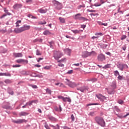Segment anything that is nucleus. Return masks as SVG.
<instances>
[{
    "instance_id": "nucleus-1",
    "label": "nucleus",
    "mask_w": 129,
    "mask_h": 129,
    "mask_svg": "<svg viewBox=\"0 0 129 129\" xmlns=\"http://www.w3.org/2000/svg\"><path fill=\"white\" fill-rule=\"evenodd\" d=\"M31 29V26L25 24L23 26V27L19 28H16L15 29V32L17 34L22 33V32H25V31H28Z\"/></svg>"
},
{
    "instance_id": "nucleus-2",
    "label": "nucleus",
    "mask_w": 129,
    "mask_h": 129,
    "mask_svg": "<svg viewBox=\"0 0 129 129\" xmlns=\"http://www.w3.org/2000/svg\"><path fill=\"white\" fill-rule=\"evenodd\" d=\"M95 120L97 123H98V124H99V125H101V126H105V122L104 121V120L103 118H101L100 117H96L95 118Z\"/></svg>"
},
{
    "instance_id": "nucleus-3",
    "label": "nucleus",
    "mask_w": 129,
    "mask_h": 129,
    "mask_svg": "<svg viewBox=\"0 0 129 129\" xmlns=\"http://www.w3.org/2000/svg\"><path fill=\"white\" fill-rule=\"evenodd\" d=\"M52 3L56 10H58V11L60 10H61L62 8H63V6L62 5V3H60V2L54 0L52 1Z\"/></svg>"
},
{
    "instance_id": "nucleus-4",
    "label": "nucleus",
    "mask_w": 129,
    "mask_h": 129,
    "mask_svg": "<svg viewBox=\"0 0 129 129\" xmlns=\"http://www.w3.org/2000/svg\"><path fill=\"white\" fill-rule=\"evenodd\" d=\"M75 20H79V21H88V19H86L85 17H81V14L79 13L73 16Z\"/></svg>"
},
{
    "instance_id": "nucleus-5",
    "label": "nucleus",
    "mask_w": 129,
    "mask_h": 129,
    "mask_svg": "<svg viewBox=\"0 0 129 129\" xmlns=\"http://www.w3.org/2000/svg\"><path fill=\"white\" fill-rule=\"evenodd\" d=\"M63 56V53L61 51H55L54 52L53 57L55 60H58Z\"/></svg>"
},
{
    "instance_id": "nucleus-6",
    "label": "nucleus",
    "mask_w": 129,
    "mask_h": 129,
    "mask_svg": "<svg viewBox=\"0 0 129 129\" xmlns=\"http://www.w3.org/2000/svg\"><path fill=\"white\" fill-rule=\"evenodd\" d=\"M68 82L67 83V84L69 86V87H71V88H74L75 87H77L78 85H79V84L74 83L73 82H69V80L68 79H66Z\"/></svg>"
},
{
    "instance_id": "nucleus-7",
    "label": "nucleus",
    "mask_w": 129,
    "mask_h": 129,
    "mask_svg": "<svg viewBox=\"0 0 129 129\" xmlns=\"http://www.w3.org/2000/svg\"><path fill=\"white\" fill-rule=\"evenodd\" d=\"M118 68H119L121 71H122L123 69H127L128 67L125 63H120L118 65Z\"/></svg>"
},
{
    "instance_id": "nucleus-8",
    "label": "nucleus",
    "mask_w": 129,
    "mask_h": 129,
    "mask_svg": "<svg viewBox=\"0 0 129 129\" xmlns=\"http://www.w3.org/2000/svg\"><path fill=\"white\" fill-rule=\"evenodd\" d=\"M27 121H28L25 119H19L17 120H13V122L18 124L23 123V122L26 123Z\"/></svg>"
},
{
    "instance_id": "nucleus-9",
    "label": "nucleus",
    "mask_w": 129,
    "mask_h": 129,
    "mask_svg": "<svg viewBox=\"0 0 129 129\" xmlns=\"http://www.w3.org/2000/svg\"><path fill=\"white\" fill-rule=\"evenodd\" d=\"M95 36H93L91 37L92 40H95V39L96 40H97V39H98L99 38V36H103V34H102V33H95Z\"/></svg>"
},
{
    "instance_id": "nucleus-10",
    "label": "nucleus",
    "mask_w": 129,
    "mask_h": 129,
    "mask_svg": "<svg viewBox=\"0 0 129 129\" xmlns=\"http://www.w3.org/2000/svg\"><path fill=\"white\" fill-rule=\"evenodd\" d=\"M98 60L101 61H104L105 60V56L102 54H100L98 56Z\"/></svg>"
},
{
    "instance_id": "nucleus-11",
    "label": "nucleus",
    "mask_w": 129,
    "mask_h": 129,
    "mask_svg": "<svg viewBox=\"0 0 129 129\" xmlns=\"http://www.w3.org/2000/svg\"><path fill=\"white\" fill-rule=\"evenodd\" d=\"M96 97L98 99L101 100V101H103L106 99V97L104 96H102L101 94H99V95H96Z\"/></svg>"
},
{
    "instance_id": "nucleus-12",
    "label": "nucleus",
    "mask_w": 129,
    "mask_h": 129,
    "mask_svg": "<svg viewBox=\"0 0 129 129\" xmlns=\"http://www.w3.org/2000/svg\"><path fill=\"white\" fill-rule=\"evenodd\" d=\"M22 7H23L22 4H16L13 6V9L14 10H19V9H21Z\"/></svg>"
},
{
    "instance_id": "nucleus-13",
    "label": "nucleus",
    "mask_w": 129,
    "mask_h": 129,
    "mask_svg": "<svg viewBox=\"0 0 129 129\" xmlns=\"http://www.w3.org/2000/svg\"><path fill=\"white\" fill-rule=\"evenodd\" d=\"M83 58H87V57H89L90 53L88 51H84L83 52L82 55Z\"/></svg>"
},
{
    "instance_id": "nucleus-14",
    "label": "nucleus",
    "mask_w": 129,
    "mask_h": 129,
    "mask_svg": "<svg viewBox=\"0 0 129 129\" xmlns=\"http://www.w3.org/2000/svg\"><path fill=\"white\" fill-rule=\"evenodd\" d=\"M13 56L15 57V58H19L23 57V53H14Z\"/></svg>"
},
{
    "instance_id": "nucleus-15",
    "label": "nucleus",
    "mask_w": 129,
    "mask_h": 129,
    "mask_svg": "<svg viewBox=\"0 0 129 129\" xmlns=\"http://www.w3.org/2000/svg\"><path fill=\"white\" fill-rule=\"evenodd\" d=\"M58 20L61 24H65L66 23V19L64 18L59 17Z\"/></svg>"
},
{
    "instance_id": "nucleus-16",
    "label": "nucleus",
    "mask_w": 129,
    "mask_h": 129,
    "mask_svg": "<svg viewBox=\"0 0 129 129\" xmlns=\"http://www.w3.org/2000/svg\"><path fill=\"white\" fill-rule=\"evenodd\" d=\"M64 52L66 53V54H67L69 55V56H70V54H71V49H70L69 48H66L64 49Z\"/></svg>"
},
{
    "instance_id": "nucleus-17",
    "label": "nucleus",
    "mask_w": 129,
    "mask_h": 129,
    "mask_svg": "<svg viewBox=\"0 0 129 129\" xmlns=\"http://www.w3.org/2000/svg\"><path fill=\"white\" fill-rule=\"evenodd\" d=\"M63 101L64 102H69L70 103H71V99L69 97H64L63 98Z\"/></svg>"
},
{
    "instance_id": "nucleus-18",
    "label": "nucleus",
    "mask_w": 129,
    "mask_h": 129,
    "mask_svg": "<svg viewBox=\"0 0 129 129\" xmlns=\"http://www.w3.org/2000/svg\"><path fill=\"white\" fill-rule=\"evenodd\" d=\"M29 113L26 112H21L19 113L20 116H26V115H28Z\"/></svg>"
},
{
    "instance_id": "nucleus-19",
    "label": "nucleus",
    "mask_w": 129,
    "mask_h": 129,
    "mask_svg": "<svg viewBox=\"0 0 129 129\" xmlns=\"http://www.w3.org/2000/svg\"><path fill=\"white\" fill-rule=\"evenodd\" d=\"M34 102L35 103H37V101H29L26 103V105H29L30 106H31V105H32V104H33V103H34Z\"/></svg>"
},
{
    "instance_id": "nucleus-20",
    "label": "nucleus",
    "mask_w": 129,
    "mask_h": 129,
    "mask_svg": "<svg viewBox=\"0 0 129 129\" xmlns=\"http://www.w3.org/2000/svg\"><path fill=\"white\" fill-rule=\"evenodd\" d=\"M38 12H39L40 14H46V13H47V9L44 10V9H40L38 10Z\"/></svg>"
},
{
    "instance_id": "nucleus-21",
    "label": "nucleus",
    "mask_w": 129,
    "mask_h": 129,
    "mask_svg": "<svg viewBox=\"0 0 129 129\" xmlns=\"http://www.w3.org/2000/svg\"><path fill=\"white\" fill-rule=\"evenodd\" d=\"M111 86L115 89V88H116V81H114L112 82V84L111 85Z\"/></svg>"
},
{
    "instance_id": "nucleus-22",
    "label": "nucleus",
    "mask_w": 129,
    "mask_h": 129,
    "mask_svg": "<svg viewBox=\"0 0 129 129\" xmlns=\"http://www.w3.org/2000/svg\"><path fill=\"white\" fill-rule=\"evenodd\" d=\"M43 35L45 36H48V35H50L51 34V32L49 30H45L43 33Z\"/></svg>"
},
{
    "instance_id": "nucleus-23",
    "label": "nucleus",
    "mask_w": 129,
    "mask_h": 129,
    "mask_svg": "<svg viewBox=\"0 0 129 129\" xmlns=\"http://www.w3.org/2000/svg\"><path fill=\"white\" fill-rule=\"evenodd\" d=\"M87 89V88L85 86L82 87L80 89H79V90L81 91V92H84L85 90H86Z\"/></svg>"
},
{
    "instance_id": "nucleus-24",
    "label": "nucleus",
    "mask_w": 129,
    "mask_h": 129,
    "mask_svg": "<svg viewBox=\"0 0 129 129\" xmlns=\"http://www.w3.org/2000/svg\"><path fill=\"white\" fill-rule=\"evenodd\" d=\"M22 23V21L21 20H18L17 21V22L16 23V27H20L21 24Z\"/></svg>"
},
{
    "instance_id": "nucleus-25",
    "label": "nucleus",
    "mask_w": 129,
    "mask_h": 129,
    "mask_svg": "<svg viewBox=\"0 0 129 129\" xmlns=\"http://www.w3.org/2000/svg\"><path fill=\"white\" fill-rule=\"evenodd\" d=\"M58 63H65L66 62V58H62L61 59L58 60Z\"/></svg>"
},
{
    "instance_id": "nucleus-26",
    "label": "nucleus",
    "mask_w": 129,
    "mask_h": 129,
    "mask_svg": "<svg viewBox=\"0 0 129 129\" xmlns=\"http://www.w3.org/2000/svg\"><path fill=\"white\" fill-rule=\"evenodd\" d=\"M51 127H53V129H60V126L59 125L57 124L56 126L53 125H50Z\"/></svg>"
},
{
    "instance_id": "nucleus-27",
    "label": "nucleus",
    "mask_w": 129,
    "mask_h": 129,
    "mask_svg": "<svg viewBox=\"0 0 129 129\" xmlns=\"http://www.w3.org/2000/svg\"><path fill=\"white\" fill-rule=\"evenodd\" d=\"M51 67H52L51 66H46L43 68V69L45 70H50V69H51Z\"/></svg>"
},
{
    "instance_id": "nucleus-28",
    "label": "nucleus",
    "mask_w": 129,
    "mask_h": 129,
    "mask_svg": "<svg viewBox=\"0 0 129 129\" xmlns=\"http://www.w3.org/2000/svg\"><path fill=\"white\" fill-rule=\"evenodd\" d=\"M90 56H96V52L94 51H92V52H89Z\"/></svg>"
},
{
    "instance_id": "nucleus-29",
    "label": "nucleus",
    "mask_w": 129,
    "mask_h": 129,
    "mask_svg": "<svg viewBox=\"0 0 129 129\" xmlns=\"http://www.w3.org/2000/svg\"><path fill=\"white\" fill-rule=\"evenodd\" d=\"M3 76H7L9 77H11L12 75H11V74H10V73H4Z\"/></svg>"
},
{
    "instance_id": "nucleus-30",
    "label": "nucleus",
    "mask_w": 129,
    "mask_h": 129,
    "mask_svg": "<svg viewBox=\"0 0 129 129\" xmlns=\"http://www.w3.org/2000/svg\"><path fill=\"white\" fill-rule=\"evenodd\" d=\"M5 83H6V84H10L12 83V81L11 80L7 79L5 81Z\"/></svg>"
},
{
    "instance_id": "nucleus-31",
    "label": "nucleus",
    "mask_w": 129,
    "mask_h": 129,
    "mask_svg": "<svg viewBox=\"0 0 129 129\" xmlns=\"http://www.w3.org/2000/svg\"><path fill=\"white\" fill-rule=\"evenodd\" d=\"M72 32H73V33H74V34H79V33H80V30H72Z\"/></svg>"
},
{
    "instance_id": "nucleus-32",
    "label": "nucleus",
    "mask_w": 129,
    "mask_h": 129,
    "mask_svg": "<svg viewBox=\"0 0 129 129\" xmlns=\"http://www.w3.org/2000/svg\"><path fill=\"white\" fill-rule=\"evenodd\" d=\"M46 92H47V93H48V94L51 95L52 93V91H51V90L49 88L46 89Z\"/></svg>"
},
{
    "instance_id": "nucleus-33",
    "label": "nucleus",
    "mask_w": 129,
    "mask_h": 129,
    "mask_svg": "<svg viewBox=\"0 0 129 129\" xmlns=\"http://www.w3.org/2000/svg\"><path fill=\"white\" fill-rule=\"evenodd\" d=\"M47 24V22H46L45 21H39L38 22V25H46Z\"/></svg>"
},
{
    "instance_id": "nucleus-34",
    "label": "nucleus",
    "mask_w": 129,
    "mask_h": 129,
    "mask_svg": "<svg viewBox=\"0 0 129 129\" xmlns=\"http://www.w3.org/2000/svg\"><path fill=\"white\" fill-rule=\"evenodd\" d=\"M106 90L109 94H113L114 93V91L112 90L111 92H110V90H108V89H106Z\"/></svg>"
},
{
    "instance_id": "nucleus-35",
    "label": "nucleus",
    "mask_w": 129,
    "mask_h": 129,
    "mask_svg": "<svg viewBox=\"0 0 129 129\" xmlns=\"http://www.w3.org/2000/svg\"><path fill=\"white\" fill-rule=\"evenodd\" d=\"M23 61H24V59H19L16 60L17 63H23Z\"/></svg>"
},
{
    "instance_id": "nucleus-36",
    "label": "nucleus",
    "mask_w": 129,
    "mask_h": 129,
    "mask_svg": "<svg viewBox=\"0 0 129 129\" xmlns=\"http://www.w3.org/2000/svg\"><path fill=\"white\" fill-rule=\"evenodd\" d=\"M49 119H50V120H52V121H57V119H56L54 117H50Z\"/></svg>"
},
{
    "instance_id": "nucleus-37",
    "label": "nucleus",
    "mask_w": 129,
    "mask_h": 129,
    "mask_svg": "<svg viewBox=\"0 0 129 129\" xmlns=\"http://www.w3.org/2000/svg\"><path fill=\"white\" fill-rule=\"evenodd\" d=\"M103 68L104 69H106L107 68H110V64H106Z\"/></svg>"
},
{
    "instance_id": "nucleus-38",
    "label": "nucleus",
    "mask_w": 129,
    "mask_h": 129,
    "mask_svg": "<svg viewBox=\"0 0 129 129\" xmlns=\"http://www.w3.org/2000/svg\"><path fill=\"white\" fill-rule=\"evenodd\" d=\"M87 12L90 13H96V10L88 9Z\"/></svg>"
},
{
    "instance_id": "nucleus-39",
    "label": "nucleus",
    "mask_w": 129,
    "mask_h": 129,
    "mask_svg": "<svg viewBox=\"0 0 129 129\" xmlns=\"http://www.w3.org/2000/svg\"><path fill=\"white\" fill-rule=\"evenodd\" d=\"M118 79H119V80H122V79H124V77H123L122 76H118Z\"/></svg>"
},
{
    "instance_id": "nucleus-40",
    "label": "nucleus",
    "mask_w": 129,
    "mask_h": 129,
    "mask_svg": "<svg viewBox=\"0 0 129 129\" xmlns=\"http://www.w3.org/2000/svg\"><path fill=\"white\" fill-rule=\"evenodd\" d=\"M90 81H92V82H96V81H97V79L96 78L91 79Z\"/></svg>"
},
{
    "instance_id": "nucleus-41",
    "label": "nucleus",
    "mask_w": 129,
    "mask_h": 129,
    "mask_svg": "<svg viewBox=\"0 0 129 129\" xmlns=\"http://www.w3.org/2000/svg\"><path fill=\"white\" fill-rule=\"evenodd\" d=\"M58 66H59V67H64V64L62 63V62H59V63L58 64Z\"/></svg>"
},
{
    "instance_id": "nucleus-42",
    "label": "nucleus",
    "mask_w": 129,
    "mask_h": 129,
    "mask_svg": "<svg viewBox=\"0 0 129 129\" xmlns=\"http://www.w3.org/2000/svg\"><path fill=\"white\" fill-rule=\"evenodd\" d=\"M71 117L72 121H74V120H75V117H74V115L72 114Z\"/></svg>"
},
{
    "instance_id": "nucleus-43",
    "label": "nucleus",
    "mask_w": 129,
    "mask_h": 129,
    "mask_svg": "<svg viewBox=\"0 0 129 129\" xmlns=\"http://www.w3.org/2000/svg\"><path fill=\"white\" fill-rule=\"evenodd\" d=\"M118 103H119V104H123V101L122 100H119L118 101Z\"/></svg>"
},
{
    "instance_id": "nucleus-44",
    "label": "nucleus",
    "mask_w": 129,
    "mask_h": 129,
    "mask_svg": "<svg viewBox=\"0 0 129 129\" xmlns=\"http://www.w3.org/2000/svg\"><path fill=\"white\" fill-rule=\"evenodd\" d=\"M114 75L115 76H117V75L119 76V73H118V71H115L114 72Z\"/></svg>"
},
{
    "instance_id": "nucleus-45",
    "label": "nucleus",
    "mask_w": 129,
    "mask_h": 129,
    "mask_svg": "<svg viewBox=\"0 0 129 129\" xmlns=\"http://www.w3.org/2000/svg\"><path fill=\"white\" fill-rule=\"evenodd\" d=\"M58 98L59 99H62V100L63 101L64 100V97L62 96H58Z\"/></svg>"
},
{
    "instance_id": "nucleus-46",
    "label": "nucleus",
    "mask_w": 129,
    "mask_h": 129,
    "mask_svg": "<svg viewBox=\"0 0 129 129\" xmlns=\"http://www.w3.org/2000/svg\"><path fill=\"white\" fill-rule=\"evenodd\" d=\"M100 6H101V4H99V3H95L94 4L95 7H100Z\"/></svg>"
},
{
    "instance_id": "nucleus-47",
    "label": "nucleus",
    "mask_w": 129,
    "mask_h": 129,
    "mask_svg": "<svg viewBox=\"0 0 129 129\" xmlns=\"http://www.w3.org/2000/svg\"><path fill=\"white\" fill-rule=\"evenodd\" d=\"M13 67L14 68H17V67H21V65H20V64L13 65Z\"/></svg>"
},
{
    "instance_id": "nucleus-48",
    "label": "nucleus",
    "mask_w": 129,
    "mask_h": 129,
    "mask_svg": "<svg viewBox=\"0 0 129 129\" xmlns=\"http://www.w3.org/2000/svg\"><path fill=\"white\" fill-rule=\"evenodd\" d=\"M124 39H126V35L122 36L121 40H124Z\"/></svg>"
},
{
    "instance_id": "nucleus-49",
    "label": "nucleus",
    "mask_w": 129,
    "mask_h": 129,
    "mask_svg": "<svg viewBox=\"0 0 129 129\" xmlns=\"http://www.w3.org/2000/svg\"><path fill=\"white\" fill-rule=\"evenodd\" d=\"M72 73H73V70H70L67 72L68 74H72Z\"/></svg>"
},
{
    "instance_id": "nucleus-50",
    "label": "nucleus",
    "mask_w": 129,
    "mask_h": 129,
    "mask_svg": "<svg viewBox=\"0 0 129 129\" xmlns=\"http://www.w3.org/2000/svg\"><path fill=\"white\" fill-rule=\"evenodd\" d=\"M90 16H91V17H92V16H98V13H96V14L91 13V14H90Z\"/></svg>"
},
{
    "instance_id": "nucleus-51",
    "label": "nucleus",
    "mask_w": 129,
    "mask_h": 129,
    "mask_svg": "<svg viewBox=\"0 0 129 129\" xmlns=\"http://www.w3.org/2000/svg\"><path fill=\"white\" fill-rule=\"evenodd\" d=\"M6 32H7V31L6 30H4V29H1L0 30V33H6Z\"/></svg>"
},
{
    "instance_id": "nucleus-52",
    "label": "nucleus",
    "mask_w": 129,
    "mask_h": 129,
    "mask_svg": "<svg viewBox=\"0 0 129 129\" xmlns=\"http://www.w3.org/2000/svg\"><path fill=\"white\" fill-rule=\"evenodd\" d=\"M80 64L79 63H74L73 64V66H76L77 67H79Z\"/></svg>"
},
{
    "instance_id": "nucleus-53",
    "label": "nucleus",
    "mask_w": 129,
    "mask_h": 129,
    "mask_svg": "<svg viewBox=\"0 0 129 129\" xmlns=\"http://www.w3.org/2000/svg\"><path fill=\"white\" fill-rule=\"evenodd\" d=\"M36 55H41V52H40V51H39V50L36 51Z\"/></svg>"
},
{
    "instance_id": "nucleus-54",
    "label": "nucleus",
    "mask_w": 129,
    "mask_h": 129,
    "mask_svg": "<svg viewBox=\"0 0 129 129\" xmlns=\"http://www.w3.org/2000/svg\"><path fill=\"white\" fill-rule=\"evenodd\" d=\"M28 17H29V18H32V19H37V18H36V17H34V16H33L32 15H29Z\"/></svg>"
},
{
    "instance_id": "nucleus-55",
    "label": "nucleus",
    "mask_w": 129,
    "mask_h": 129,
    "mask_svg": "<svg viewBox=\"0 0 129 129\" xmlns=\"http://www.w3.org/2000/svg\"><path fill=\"white\" fill-rule=\"evenodd\" d=\"M90 105H97V104L96 103L89 104L87 105V106H89Z\"/></svg>"
},
{
    "instance_id": "nucleus-56",
    "label": "nucleus",
    "mask_w": 129,
    "mask_h": 129,
    "mask_svg": "<svg viewBox=\"0 0 129 129\" xmlns=\"http://www.w3.org/2000/svg\"><path fill=\"white\" fill-rule=\"evenodd\" d=\"M37 77H39V78H43V75H37Z\"/></svg>"
},
{
    "instance_id": "nucleus-57",
    "label": "nucleus",
    "mask_w": 129,
    "mask_h": 129,
    "mask_svg": "<svg viewBox=\"0 0 129 129\" xmlns=\"http://www.w3.org/2000/svg\"><path fill=\"white\" fill-rule=\"evenodd\" d=\"M81 8H84V7H83L82 5H80L78 7V9L80 10V9H81Z\"/></svg>"
},
{
    "instance_id": "nucleus-58",
    "label": "nucleus",
    "mask_w": 129,
    "mask_h": 129,
    "mask_svg": "<svg viewBox=\"0 0 129 129\" xmlns=\"http://www.w3.org/2000/svg\"><path fill=\"white\" fill-rule=\"evenodd\" d=\"M23 63H26V64H28V60L23 59Z\"/></svg>"
},
{
    "instance_id": "nucleus-59",
    "label": "nucleus",
    "mask_w": 129,
    "mask_h": 129,
    "mask_svg": "<svg viewBox=\"0 0 129 129\" xmlns=\"http://www.w3.org/2000/svg\"><path fill=\"white\" fill-rule=\"evenodd\" d=\"M43 59H44L42 57H40V58H39L37 60V62H40L41 60H43Z\"/></svg>"
},
{
    "instance_id": "nucleus-60",
    "label": "nucleus",
    "mask_w": 129,
    "mask_h": 129,
    "mask_svg": "<svg viewBox=\"0 0 129 129\" xmlns=\"http://www.w3.org/2000/svg\"><path fill=\"white\" fill-rule=\"evenodd\" d=\"M97 24H98V25H99L100 26H102V22H100V21H98L97 22Z\"/></svg>"
},
{
    "instance_id": "nucleus-61",
    "label": "nucleus",
    "mask_w": 129,
    "mask_h": 129,
    "mask_svg": "<svg viewBox=\"0 0 129 129\" xmlns=\"http://www.w3.org/2000/svg\"><path fill=\"white\" fill-rule=\"evenodd\" d=\"M59 87H64V85L62 83H59Z\"/></svg>"
},
{
    "instance_id": "nucleus-62",
    "label": "nucleus",
    "mask_w": 129,
    "mask_h": 129,
    "mask_svg": "<svg viewBox=\"0 0 129 129\" xmlns=\"http://www.w3.org/2000/svg\"><path fill=\"white\" fill-rule=\"evenodd\" d=\"M5 17H7V14H4L2 15L1 17V19H3V18H5Z\"/></svg>"
},
{
    "instance_id": "nucleus-63",
    "label": "nucleus",
    "mask_w": 129,
    "mask_h": 129,
    "mask_svg": "<svg viewBox=\"0 0 129 129\" xmlns=\"http://www.w3.org/2000/svg\"><path fill=\"white\" fill-rule=\"evenodd\" d=\"M34 66L35 67H37V68H39L41 67V65H39V64H35Z\"/></svg>"
},
{
    "instance_id": "nucleus-64",
    "label": "nucleus",
    "mask_w": 129,
    "mask_h": 129,
    "mask_svg": "<svg viewBox=\"0 0 129 129\" xmlns=\"http://www.w3.org/2000/svg\"><path fill=\"white\" fill-rule=\"evenodd\" d=\"M128 115H129V113H127L126 115H125L124 116H123V117H126V116H127Z\"/></svg>"
}]
</instances>
